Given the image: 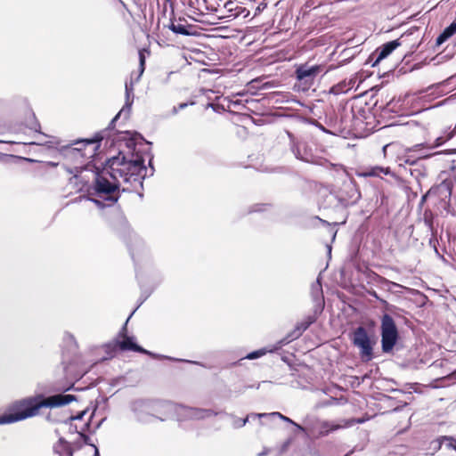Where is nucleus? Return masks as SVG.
<instances>
[{"label": "nucleus", "instance_id": "obj_58", "mask_svg": "<svg viewBox=\"0 0 456 456\" xmlns=\"http://www.w3.org/2000/svg\"><path fill=\"white\" fill-rule=\"evenodd\" d=\"M94 456H100L98 448H95V453H94Z\"/></svg>", "mask_w": 456, "mask_h": 456}, {"label": "nucleus", "instance_id": "obj_55", "mask_svg": "<svg viewBox=\"0 0 456 456\" xmlns=\"http://www.w3.org/2000/svg\"><path fill=\"white\" fill-rule=\"evenodd\" d=\"M271 381H262L261 383H258L256 387V389H259L262 385L270 384Z\"/></svg>", "mask_w": 456, "mask_h": 456}, {"label": "nucleus", "instance_id": "obj_1", "mask_svg": "<svg viewBox=\"0 0 456 456\" xmlns=\"http://www.w3.org/2000/svg\"><path fill=\"white\" fill-rule=\"evenodd\" d=\"M114 225L117 233L126 244L130 256L134 263L136 278L141 288V296L139 297V305H141L151 296L154 289L161 282L162 278L159 275L154 286H145L143 283L142 274L139 272L138 266L142 263H147L151 259V253L148 247L143 240L131 229L125 217L121 216H118L116 219Z\"/></svg>", "mask_w": 456, "mask_h": 456}, {"label": "nucleus", "instance_id": "obj_44", "mask_svg": "<svg viewBox=\"0 0 456 456\" xmlns=\"http://www.w3.org/2000/svg\"><path fill=\"white\" fill-rule=\"evenodd\" d=\"M375 281H376L377 282L381 283V284H383V283H387V284L390 283V282H389L386 278H384V277H382V276H379V275H378V274H376Z\"/></svg>", "mask_w": 456, "mask_h": 456}, {"label": "nucleus", "instance_id": "obj_51", "mask_svg": "<svg viewBox=\"0 0 456 456\" xmlns=\"http://www.w3.org/2000/svg\"><path fill=\"white\" fill-rule=\"evenodd\" d=\"M26 144H37V145H44L45 142L42 141L38 142H25Z\"/></svg>", "mask_w": 456, "mask_h": 456}, {"label": "nucleus", "instance_id": "obj_30", "mask_svg": "<svg viewBox=\"0 0 456 456\" xmlns=\"http://www.w3.org/2000/svg\"><path fill=\"white\" fill-rule=\"evenodd\" d=\"M27 126L30 129L35 131L36 133L47 136L45 134L41 132V126L39 122L37 120L35 113H31L30 117L27 119Z\"/></svg>", "mask_w": 456, "mask_h": 456}, {"label": "nucleus", "instance_id": "obj_5", "mask_svg": "<svg viewBox=\"0 0 456 456\" xmlns=\"http://www.w3.org/2000/svg\"><path fill=\"white\" fill-rule=\"evenodd\" d=\"M153 402L156 403L157 408V411H154V418L156 419H159L160 421H164L169 418L173 411H175L179 415H182L185 418L192 419H203L206 418L217 416L221 413V411H216L211 409L192 408L183 405H177L169 401L153 399Z\"/></svg>", "mask_w": 456, "mask_h": 456}, {"label": "nucleus", "instance_id": "obj_63", "mask_svg": "<svg viewBox=\"0 0 456 456\" xmlns=\"http://www.w3.org/2000/svg\"><path fill=\"white\" fill-rule=\"evenodd\" d=\"M318 43H319V41H317V40L315 39V41H314L315 46L318 45Z\"/></svg>", "mask_w": 456, "mask_h": 456}, {"label": "nucleus", "instance_id": "obj_33", "mask_svg": "<svg viewBox=\"0 0 456 456\" xmlns=\"http://www.w3.org/2000/svg\"><path fill=\"white\" fill-rule=\"evenodd\" d=\"M129 114L130 113H127V110H125V108H122L118 112V114L111 119V121L110 122L108 127L106 128V131L107 130H111L115 127V124L117 122V120L121 117V116H124V118L126 119L128 118L129 117Z\"/></svg>", "mask_w": 456, "mask_h": 456}, {"label": "nucleus", "instance_id": "obj_23", "mask_svg": "<svg viewBox=\"0 0 456 456\" xmlns=\"http://www.w3.org/2000/svg\"><path fill=\"white\" fill-rule=\"evenodd\" d=\"M340 428H342L341 425H337V424H334L333 422H330V421L316 422L315 421V430H318V433L320 436H327L330 432L335 431Z\"/></svg>", "mask_w": 456, "mask_h": 456}, {"label": "nucleus", "instance_id": "obj_25", "mask_svg": "<svg viewBox=\"0 0 456 456\" xmlns=\"http://www.w3.org/2000/svg\"><path fill=\"white\" fill-rule=\"evenodd\" d=\"M274 418H279V419H282L285 422H288V423H290V424L294 425L295 427H297V428L298 430H301L302 432H304L305 435L307 436H311V434H312V429L311 428L297 424L292 419H290L287 416L282 415L281 413H280L278 411H274V412L269 413V419H274Z\"/></svg>", "mask_w": 456, "mask_h": 456}, {"label": "nucleus", "instance_id": "obj_8", "mask_svg": "<svg viewBox=\"0 0 456 456\" xmlns=\"http://www.w3.org/2000/svg\"><path fill=\"white\" fill-rule=\"evenodd\" d=\"M352 342L354 346L359 348L362 360L368 362L373 358L374 342H371L364 327L359 326L353 331Z\"/></svg>", "mask_w": 456, "mask_h": 456}, {"label": "nucleus", "instance_id": "obj_19", "mask_svg": "<svg viewBox=\"0 0 456 456\" xmlns=\"http://www.w3.org/2000/svg\"><path fill=\"white\" fill-rule=\"evenodd\" d=\"M118 346L121 351H133L140 353L143 351V347L139 346L134 336H125L122 339L118 338Z\"/></svg>", "mask_w": 456, "mask_h": 456}, {"label": "nucleus", "instance_id": "obj_11", "mask_svg": "<svg viewBox=\"0 0 456 456\" xmlns=\"http://www.w3.org/2000/svg\"><path fill=\"white\" fill-rule=\"evenodd\" d=\"M336 198L343 206L347 207L355 204L360 200L361 194L355 183L352 180H346L343 183Z\"/></svg>", "mask_w": 456, "mask_h": 456}, {"label": "nucleus", "instance_id": "obj_42", "mask_svg": "<svg viewBox=\"0 0 456 456\" xmlns=\"http://www.w3.org/2000/svg\"><path fill=\"white\" fill-rule=\"evenodd\" d=\"M243 106L241 100H229V107H239Z\"/></svg>", "mask_w": 456, "mask_h": 456}, {"label": "nucleus", "instance_id": "obj_52", "mask_svg": "<svg viewBox=\"0 0 456 456\" xmlns=\"http://www.w3.org/2000/svg\"><path fill=\"white\" fill-rule=\"evenodd\" d=\"M369 294H370V296H372L373 297H375L376 299L380 300V299H379V296H378V294H377V292H376L375 290H373V291H370V292H369Z\"/></svg>", "mask_w": 456, "mask_h": 456}, {"label": "nucleus", "instance_id": "obj_24", "mask_svg": "<svg viewBox=\"0 0 456 456\" xmlns=\"http://www.w3.org/2000/svg\"><path fill=\"white\" fill-rule=\"evenodd\" d=\"M456 34V19L448 26L446 27L443 32L437 37L436 45L437 46L444 44L445 41H447L450 37H452L453 35Z\"/></svg>", "mask_w": 456, "mask_h": 456}, {"label": "nucleus", "instance_id": "obj_27", "mask_svg": "<svg viewBox=\"0 0 456 456\" xmlns=\"http://www.w3.org/2000/svg\"><path fill=\"white\" fill-rule=\"evenodd\" d=\"M147 175H148V174H145V175L135 174V175H131V176L123 177L121 179L123 180L124 183H130V185L134 189H136L137 186H139L140 188H142L143 180L145 179V177Z\"/></svg>", "mask_w": 456, "mask_h": 456}, {"label": "nucleus", "instance_id": "obj_43", "mask_svg": "<svg viewBox=\"0 0 456 456\" xmlns=\"http://www.w3.org/2000/svg\"><path fill=\"white\" fill-rule=\"evenodd\" d=\"M290 444V439H287L281 446L280 452L283 453L287 451L288 447Z\"/></svg>", "mask_w": 456, "mask_h": 456}, {"label": "nucleus", "instance_id": "obj_57", "mask_svg": "<svg viewBox=\"0 0 456 456\" xmlns=\"http://www.w3.org/2000/svg\"><path fill=\"white\" fill-rule=\"evenodd\" d=\"M304 183L306 184V186L309 188V190H311V187H312V183L310 181H306V180H304Z\"/></svg>", "mask_w": 456, "mask_h": 456}, {"label": "nucleus", "instance_id": "obj_37", "mask_svg": "<svg viewBox=\"0 0 456 456\" xmlns=\"http://www.w3.org/2000/svg\"><path fill=\"white\" fill-rule=\"evenodd\" d=\"M246 418H248V421L250 419H262V418L269 419V413H250Z\"/></svg>", "mask_w": 456, "mask_h": 456}, {"label": "nucleus", "instance_id": "obj_31", "mask_svg": "<svg viewBox=\"0 0 456 456\" xmlns=\"http://www.w3.org/2000/svg\"><path fill=\"white\" fill-rule=\"evenodd\" d=\"M272 351H273L272 349L267 350L266 348H260L258 350L248 353L244 357H241V360H243V359H248V360L258 359V358L264 356L265 354H266L267 352H272Z\"/></svg>", "mask_w": 456, "mask_h": 456}, {"label": "nucleus", "instance_id": "obj_35", "mask_svg": "<svg viewBox=\"0 0 456 456\" xmlns=\"http://www.w3.org/2000/svg\"><path fill=\"white\" fill-rule=\"evenodd\" d=\"M139 55H140L139 74H138L137 77L135 78V82H138L140 80L142 73L144 72V69H145L144 56L142 55V53H140Z\"/></svg>", "mask_w": 456, "mask_h": 456}, {"label": "nucleus", "instance_id": "obj_46", "mask_svg": "<svg viewBox=\"0 0 456 456\" xmlns=\"http://www.w3.org/2000/svg\"><path fill=\"white\" fill-rule=\"evenodd\" d=\"M314 70H315V77H316L320 72L323 71V68L321 65H315Z\"/></svg>", "mask_w": 456, "mask_h": 456}, {"label": "nucleus", "instance_id": "obj_13", "mask_svg": "<svg viewBox=\"0 0 456 456\" xmlns=\"http://www.w3.org/2000/svg\"><path fill=\"white\" fill-rule=\"evenodd\" d=\"M22 420V399L13 402L4 413L0 415V425L12 424Z\"/></svg>", "mask_w": 456, "mask_h": 456}, {"label": "nucleus", "instance_id": "obj_54", "mask_svg": "<svg viewBox=\"0 0 456 456\" xmlns=\"http://www.w3.org/2000/svg\"><path fill=\"white\" fill-rule=\"evenodd\" d=\"M444 142V140L442 137H438L436 139V146H439V145L443 144Z\"/></svg>", "mask_w": 456, "mask_h": 456}, {"label": "nucleus", "instance_id": "obj_49", "mask_svg": "<svg viewBox=\"0 0 456 456\" xmlns=\"http://www.w3.org/2000/svg\"><path fill=\"white\" fill-rule=\"evenodd\" d=\"M188 105H189V103H187V102H182V103L178 104L179 110L185 109Z\"/></svg>", "mask_w": 456, "mask_h": 456}, {"label": "nucleus", "instance_id": "obj_18", "mask_svg": "<svg viewBox=\"0 0 456 456\" xmlns=\"http://www.w3.org/2000/svg\"><path fill=\"white\" fill-rule=\"evenodd\" d=\"M423 147H424L423 143H419V144H415L411 148H408L403 155L397 158L398 164L400 165V162H402L404 166L411 167V166H413V164L419 163L422 159L429 158L430 155L419 154L417 157H413L412 155H410V152L419 151Z\"/></svg>", "mask_w": 456, "mask_h": 456}, {"label": "nucleus", "instance_id": "obj_20", "mask_svg": "<svg viewBox=\"0 0 456 456\" xmlns=\"http://www.w3.org/2000/svg\"><path fill=\"white\" fill-rule=\"evenodd\" d=\"M315 219H317L318 222L323 226V228H325L327 230V232L329 233V235L330 237V243L326 244L328 256L330 258L331 257V249H332L331 243L335 240V238H336V235L338 232V230L336 228L337 224L334 223L333 224H330V223L326 222L323 219L319 218L318 216H315Z\"/></svg>", "mask_w": 456, "mask_h": 456}, {"label": "nucleus", "instance_id": "obj_50", "mask_svg": "<svg viewBox=\"0 0 456 456\" xmlns=\"http://www.w3.org/2000/svg\"><path fill=\"white\" fill-rule=\"evenodd\" d=\"M88 200H91L92 202H94V204H96L97 206H102V203L100 200H95V199H93V198H89L88 197Z\"/></svg>", "mask_w": 456, "mask_h": 456}, {"label": "nucleus", "instance_id": "obj_53", "mask_svg": "<svg viewBox=\"0 0 456 456\" xmlns=\"http://www.w3.org/2000/svg\"><path fill=\"white\" fill-rule=\"evenodd\" d=\"M391 147V144H387L385 145L383 148H382V151H383V153L384 155L386 156L387 155V151Z\"/></svg>", "mask_w": 456, "mask_h": 456}, {"label": "nucleus", "instance_id": "obj_56", "mask_svg": "<svg viewBox=\"0 0 456 456\" xmlns=\"http://www.w3.org/2000/svg\"><path fill=\"white\" fill-rule=\"evenodd\" d=\"M118 2L122 5V7L128 11L126 4L122 0H118Z\"/></svg>", "mask_w": 456, "mask_h": 456}, {"label": "nucleus", "instance_id": "obj_4", "mask_svg": "<svg viewBox=\"0 0 456 456\" xmlns=\"http://www.w3.org/2000/svg\"><path fill=\"white\" fill-rule=\"evenodd\" d=\"M316 102L318 104H315V127L331 135H336L342 130L351 127L349 124L350 120L347 118L350 115L354 116L353 109L347 111L346 109L344 108V114L341 115L340 120L338 121L331 104L320 100Z\"/></svg>", "mask_w": 456, "mask_h": 456}, {"label": "nucleus", "instance_id": "obj_64", "mask_svg": "<svg viewBox=\"0 0 456 456\" xmlns=\"http://www.w3.org/2000/svg\"><path fill=\"white\" fill-rule=\"evenodd\" d=\"M452 136H453V134H451L447 139H450V138H452Z\"/></svg>", "mask_w": 456, "mask_h": 456}, {"label": "nucleus", "instance_id": "obj_59", "mask_svg": "<svg viewBox=\"0 0 456 456\" xmlns=\"http://www.w3.org/2000/svg\"><path fill=\"white\" fill-rule=\"evenodd\" d=\"M310 292L311 294H314V283H311L310 285Z\"/></svg>", "mask_w": 456, "mask_h": 456}, {"label": "nucleus", "instance_id": "obj_60", "mask_svg": "<svg viewBox=\"0 0 456 456\" xmlns=\"http://www.w3.org/2000/svg\"><path fill=\"white\" fill-rule=\"evenodd\" d=\"M103 420H104V419H102V420L97 424L96 428H98L101 426V424L102 423V421H103Z\"/></svg>", "mask_w": 456, "mask_h": 456}, {"label": "nucleus", "instance_id": "obj_2", "mask_svg": "<svg viewBox=\"0 0 456 456\" xmlns=\"http://www.w3.org/2000/svg\"><path fill=\"white\" fill-rule=\"evenodd\" d=\"M144 142L146 144H151V142L146 141L142 134L135 133L134 136L130 138L126 145L129 150L131 157L128 158L122 151H119L117 156L111 157L107 160L110 171L109 172L110 177L112 180L118 181L120 178L131 176V175L140 174L145 175L148 169L144 164L145 160L142 155L135 152L137 140Z\"/></svg>", "mask_w": 456, "mask_h": 456}, {"label": "nucleus", "instance_id": "obj_61", "mask_svg": "<svg viewBox=\"0 0 456 456\" xmlns=\"http://www.w3.org/2000/svg\"><path fill=\"white\" fill-rule=\"evenodd\" d=\"M49 164H50L52 167H55V166H57V163H54V162H50Z\"/></svg>", "mask_w": 456, "mask_h": 456}, {"label": "nucleus", "instance_id": "obj_21", "mask_svg": "<svg viewBox=\"0 0 456 456\" xmlns=\"http://www.w3.org/2000/svg\"><path fill=\"white\" fill-rule=\"evenodd\" d=\"M53 450L56 456H73V450L70 444L63 437L59 438L58 442L54 444Z\"/></svg>", "mask_w": 456, "mask_h": 456}, {"label": "nucleus", "instance_id": "obj_26", "mask_svg": "<svg viewBox=\"0 0 456 456\" xmlns=\"http://www.w3.org/2000/svg\"><path fill=\"white\" fill-rule=\"evenodd\" d=\"M126 91V102L123 106L125 110H127V113H130L131 108L134 102V81L131 80L129 83H126L125 85Z\"/></svg>", "mask_w": 456, "mask_h": 456}, {"label": "nucleus", "instance_id": "obj_16", "mask_svg": "<svg viewBox=\"0 0 456 456\" xmlns=\"http://www.w3.org/2000/svg\"><path fill=\"white\" fill-rule=\"evenodd\" d=\"M400 45L401 42L399 41V39L389 41L382 45L376 50L375 53L370 56V62L371 61V66H376L379 61L387 58L393 51H395Z\"/></svg>", "mask_w": 456, "mask_h": 456}, {"label": "nucleus", "instance_id": "obj_6", "mask_svg": "<svg viewBox=\"0 0 456 456\" xmlns=\"http://www.w3.org/2000/svg\"><path fill=\"white\" fill-rule=\"evenodd\" d=\"M104 133L105 131L97 133L91 139L78 140L73 144L63 147L64 157L76 161L93 158L100 147V142L104 139Z\"/></svg>", "mask_w": 456, "mask_h": 456}, {"label": "nucleus", "instance_id": "obj_22", "mask_svg": "<svg viewBox=\"0 0 456 456\" xmlns=\"http://www.w3.org/2000/svg\"><path fill=\"white\" fill-rule=\"evenodd\" d=\"M383 175L394 176V173L391 171L390 167H383L379 166L368 167L362 174V175L364 177H382Z\"/></svg>", "mask_w": 456, "mask_h": 456}, {"label": "nucleus", "instance_id": "obj_12", "mask_svg": "<svg viewBox=\"0 0 456 456\" xmlns=\"http://www.w3.org/2000/svg\"><path fill=\"white\" fill-rule=\"evenodd\" d=\"M167 27L176 35L186 37L196 35V31H193L194 25L189 24L183 17L175 18L174 12Z\"/></svg>", "mask_w": 456, "mask_h": 456}, {"label": "nucleus", "instance_id": "obj_40", "mask_svg": "<svg viewBox=\"0 0 456 456\" xmlns=\"http://www.w3.org/2000/svg\"><path fill=\"white\" fill-rule=\"evenodd\" d=\"M86 411H82L79 413H77L76 416H71L69 418V421L77 420V419H82L83 417L86 414Z\"/></svg>", "mask_w": 456, "mask_h": 456}, {"label": "nucleus", "instance_id": "obj_32", "mask_svg": "<svg viewBox=\"0 0 456 456\" xmlns=\"http://www.w3.org/2000/svg\"><path fill=\"white\" fill-rule=\"evenodd\" d=\"M226 415L229 416L232 419V425L234 428H240L244 427L248 422V418L240 419L232 413L226 414Z\"/></svg>", "mask_w": 456, "mask_h": 456}, {"label": "nucleus", "instance_id": "obj_3", "mask_svg": "<svg viewBox=\"0 0 456 456\" xmlns=\"http://www.w3.org/2000/svg\"><path fill=\"white\" fill-rule=\"evenodd\" d=\"M85 170H89L94 174V192H91V191L88 190L89 195L96 194L98 196H102V194H105L106 200H110L112 203L118 201V197L112 195V193L118 190L119 183L118 181L113 180V182H110L108 179L107 175L110 176L109 172L110 169L107 164L102 170L92 164L91 161L85 165L66 167V171L72 174L75 178H77Z\"/></svg>", "mask_w": 456, "mask_h": 456}, {"label": "nucleus", "instance_id": "obj_34", "mask_svg": "<svg viewBox=\"0 0 456 456\" xmlns=\"http://www.w3.org/2000/svg\"><path fill=\"white\" fill-rule=\"evenodd\" d=\"M89 425H90V423H89V421H87V422L84 425V428H82V430H81V431H77V432L78 433L79 436L82 438L83 442H84L86 444L91 445V446H93V447L95 449V448H97V447H96V445H95V444H91L90 437H89L87 435H86V434L84 433L85 428H89Z\"/></svg>", "mask_w": 456, "mask_h": 456}, {"label": "nucleus", "instance_id": "obj_41", "mask_svg": "<svg viewBox=\"0 0 456 456\" xmlns=\"http://www.w3.org/2000/svg\"><path fill=\"white\" fill-rule=\"evenodd\" d=\"M147 154L150 156L149 166L151 167V173L149 175L151 176V175H153V173H154V167L152 165L153 155L151 154L150 150L147 151Z\"/></svg>", "mask_w": 456, "mask_h": 456}, {"label": "nucleus", "instance_id": "obj_62", "mask_svg": "<svg viewBox=\"0 0 456 456\" xmlns=\"http://www.w3.org/2000/svg\"><path fill=\"white\" fill-rule=\"evenodd\" d=\"M69 338H70L74 339V337H73V335H71V334H69Z\"/></svg>", "mask_w": 456, "mask_h": 456}, {"label": "nucleus", "instance_id": "obj_17", "mask_svg": "<svg viewBox=\"0 0 456 456\" xmlns=\"http://www.w3.org/2000/svg\"><path fill=\"white\" fill-rule=\"evenodd\" d=\"M400 167L405 174H409L417 182L419 186H421L422 181L427 178V168L422 161L415 163L411 167L404 166L400 162Z\"/></svg>", "mask_w": 456, "mask_h": 456}, {"label": "nucleus", "instance_id": "obj_38", "mask_svg": "<svg viewBox=\"0 0 456 456\" xmlns=\"http://www.w3.org/2000/svg\"><path fill=\"white\" fill-rule=\"evenodd\" d=\"M333 403H338V399L337 398H333L331 397L330 399H329L328 401H325V402H320L318 403V406L320 407H323V406H327V405H330V404H333Z\"/></svg>", "mask_w": 456, "mask_h": 456}, {"label": "nucleus", "instance_id": "obj_14", "mask_svg": "<svg viewBox=\"0 0 456 456\" xmlns=\"http://www.w3.org/2000/svg\"><path fill=\"white\" fill-rule=\"evenodd\" d=\"M314 322V317L308 316L305 321L298 322L293 330L289 332L283 338L277 342L276 349L289 344L293 340L298 338L302 333Z\"/></svg>", "mask_w": 456, "mask_h": 456}, {"label": "nucleus", "instance_id": "obj_10", "mask_svg": "<svg viewBox=\"0 0 456 456\" xmlns=\"http://www.w3.org/2000/svg\"><path fill=\"white\" fill-rule=\"evenodd\" d=\"M295 77L297 82L294 86L297 91L306 92L314 83V65L305 62L296 67Z\"/></svg>", "mask_w": 456, "mask_h": 456}, {"label": "nucleus", "instance_id": "obj_9", "mask_svg": "<svg viewBox=\"0 0 456 456\" xmlns=\"http://www.w3.org/2000/svg\"><path fill=\"white\" fill-rule=\"evenodd\" d=\"M156 409L153 399H138L131 403V410L136 420L144 424L155 419L154 411H157Z\"/></svg>", "mask_w": 456, "mask_h": 456}, {"label": "nucleus", "instance_id": "obj_29", "mask_svg": "<svg viewBox=\"0 0 456 456\" xmlns=\"http://www.w3.org/2000/svg\"><path fill=\"white\" fill-rule=\"evenodd\" d=\"M118 344V338H115L112 341L103 345V349L106 354L108 355V358H112L115 356L118 349H119Z\"/></svg>", "mask_w": 456, "mask_h": 456}, {"label": "nucleus", "instance_id": "obj_48", "mask_svg": "<svg viewBox=\"0 0 456 456\" xmlns=\"http://www.w3.org/2000/svg\"><path fill=\"white\" fill-rule=\"evenodd\" d=\"M179 111V108H178V105L177 106H174L172 110H171V114L172 115H176Z\"/></svg>", "mask_w": 456, "mask_h": 456}, {"label": "nucleus", "instance_id": "obj_45", "mask_svg": "<svg viewBox=\"0 0 456 456\" xmlns=\"http://www.w3.org/2000/svg\"><path fill=\"white\" fill-rule=\"evenodd\" d=\"M310 11H311V5H310V1H308L302 8V12H303V14L305 15Z\"/></svg>", "mask_w": 456, "mask_h": 456}, {"label": "nucleus", "instance_id": "obj_7", "mask_svg": "<svg viewBox=\"0 0 456 456\" xmlns=\"http://www.w3.org/2000/svg\"><path fill=\"white\" fill-rule=\"evenodd\" d=\"M380 334L382 351L390 353L398 341L399 333L393 317L388 314L381 318Z\"/></svg>", "mask_w": 456, "mask_h": 456}, {"label": "nucleus", "instance_id": "obj_39", "mask_svg": "<svg viewBox=\"0 0 456 456\" xmlns=\"http://www.w3.org/2000/svg\"><path fill=\"white\" fill-rule=\"evenodd\" d=\"M266 205H264V204H256L254 206H252L250 208V210L249 212H260V211H263L264 210V208L265 207Z\"/></svg>", "mask_w": 456, "mask_h": 456}, {"label": "nucleus", "instance_id": "obj_15", "mask_svg": "<svg viewBox=\"0 0 456 456\" xmlns=\"http://www.w3.org/2000/svg\"><path fill=\"white\" fill-rule=\"evenodd\" d=\"M291 151L298 160L309 164L314 163V151L310 143L306 142H297L292 144Z\"/></svg>", "mask_w": 456, "mask_h": 456}, {"label": "nucleus", "instance_id": "obj_47", "mask_svg": "<svg viewBox=\"0 0 456 456\" xmlns=\"http://www.w3.org/2000/svg\"><path fill=\"white\" fill-rule=\"evenodd\" d=\"M268 453H269V449L265 448L264 451H262L261 452L257 453V456H266Z\"/></svg>", "mask_w": 456, "mask_h": 456}, {"label": "nucleus", "instance_id": "obj_28", "mask_svg": "<svg viewBox=\"0 0 456 456\" xmlns=\"http://www.w3.org/2000/svg\"><path fill=\"white\" fill-rule=\"evenodd\" d=\"M140 354H147V355H149V356H151V357H152L154 359H158V360L166 359V360H169V361H173V362H190V363L199 364L200 365L199 362L188 361V360L175 358V357H171V356H167V355L159 354L151 352V351H149V350H147L145 348H143V351L140 352Z\"/></svg>", "mask_w": 456, "mask_h": 456}, {"label": "nucleus", "instance_id": "obj_36", "mask_svg": "<svg viewBox=\"0 0 456 456\" xmlns=\"http://www.w3.org/2000/svg\"><path fill=\"white\" fill-rule=\"evenodd\" d=\"M133 314H134V312L129 315V317L126 319V322L122 326L121 330L118 331V335L116 337V338H118V339L125 338V336H128L126 334V332H127V322H128V321H129V319H130V317L132 316Z\"/></svg>", "mask_w": 456, "mask_h": 456}]
</instances>
